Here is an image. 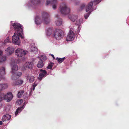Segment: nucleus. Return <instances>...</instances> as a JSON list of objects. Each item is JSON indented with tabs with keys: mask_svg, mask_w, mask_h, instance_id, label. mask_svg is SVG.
I'll return each instance as SVG.
<instances>
[{
	"mask_svg": "<svg viewBox=\"0 0 129 129\" xmlns=\"http://www.w3.org/2000/svg\"><path fill=\"white\" fill-rule=\"evenodd\" d=\"M12 21H11V28H13L15 32V33H18L20 36L21 38H24V35L23 30V27L20 24L14 22L12 23Z\"/></svg>",
	"mask_w": 129,
	"mask_h": 129,
	"instance_id": "obj_1",
	"label": "nucleus"
},
{
	"mask_svg": "<svg viewBox=\"0 0 129 129\" xmlns=\"http://www.w3.org/2000/svg\"><path fill=\"white\" fill-rule=\"evenodd\" d=\"M41 2V0H29L24 4L23 6L28 9H35Z\"/></svg>",
	"mask_w": 129,
	"mask_h": 129,
	"instance_id": "obj_2",
	"label": "nucleus"
},
{
	"mask_svg": "<svg viewBox=\"0 0 129 129\" xmlns=\"http://www.w3.org/2000/svg\"><path fill=\"white\" fill-rule=\"evenodd\" d=\"M64 33L62 30L56 29L54 31L53 37L57 40H60L64 36Z\"/></svg>",
	"mask_w": 129,
	"mask_h": 129,
	"instance_id": "obj_3",
	"label": "nucleus"
},
{
	"mask_svg": "<svg viewBox=\"0 0 129 129\" xmlns=\"http://www.w3.org/2000/svg\"><path fill=\"white\" fill-rule=\"evenodd\" d=\"M59 9L61 13L64 15L69 14L70 11V9L67 4L64 3H63L60 4Z\"/></svg>",
	"mask_w": 129,
	"mask_h": 129,
	"instance_id": "obj_4",
	"label": "nucleus"
},
{
	"mask_svg": "<svg viewBox=\"0 0 129 129\" xmlns=\"http://www.w3.org/2000/svg\"><path fill=\"white\" fill-rule=\"evenodd\" d=\"M41 17L42 20L45 23L47 24L50 22V20L49 15L47 13L44 11L42 12L41 13Z\"/></svg>",
	"mask_w": 129,
	"mask_h": 129,
	"instance_id": "obj_5",
	"label": "nucleus"
},
{
	"mask_svg": "<svg viewBox=\"0 0 129 129\" xmlns=\"http://www.w3.org/2000/svg\"><path fill=\"white\" fill-rule=\"evenodd\" d=\"M20 37L18 33H14V35L12 37V42L15 44L19 45L20 44V41L19 37Z\"/></svg>",
	"mask_w": 129,
	"mask_h": 129,
	"instance_id": "obj_6",
	"label": "nucleus"
},
{
	"mask_svg": "<svg viewBox=\"0 0 129 129\" xmlns=\"http://www.w3.org/2000/svg\"><path fill=\"white\" fill-rule=\"evenodd\" d=\"M73 30V29L70 28L66 38L67 41H72L74 40L75 35L73 31H72Z\"/></svg>",
	"mask_w": 129,
	"mask_h": 129,
	"instance_id": "obj_7",
	"label": "nucleus"
},
{
	"mask_svg": "<svg viewBox=\"0 0 129 129\" xmlns=\"http://www.w3.org/2000/svg\"><path fill=\"white\" fill-rule=\"evenodd\" d=\"M93 7V1H91L85 7L86 11L88 12V11H92L96 9V7Z\"/></svg>",
	"mask_w": 129,
	"mask_h": 129,
	"instance_id": "obj_8",
	"label": "nucleus"
},
{
	"mask_svg": "<svg viewBox=\"0 0 129 129\" xmlns=\"http://www.w3.org/2000/svg\"><path fill=\"white\" fill-rule=\"evenodd\" d=\"M16 54L18 56L22 57L26 54V51L22 49L18 48L15 51Z\"/></svg>",
	"mask_w": 129,
	"mask_h": 129,
	"instance_id": "obj_9",
	"label": "nucleus"
},
{
	"mask_svg": "<svg viewBox=\"0 0 129 129\" xmlns=\"http://www.w3.org/2000/svg\"><path fill=\"white\" fill-rule=\"evenodd\" d=\"M40 73L38 79L40 81L42 80L43 78L47 76V72L45 70H43L42 69L40 70Z\"/></svg>",
	"mask_w": 129,
	"mask_h": 129,
	"instance_id": "obj_10",
	"label": "nucleus"
},
{
	"mask_svg": "<svg viewBox=\"0 0 129 129\" xmlns=\"http://www.w3.org/2000/svg\"><path fill=\"white\" fill-rule=\"evenodd\" d=\"M4 96V99L6 100L7 102H10L12 99L13 97L12 94L11 92L7 93Z\"/></svg>",
	"mask_w": 129,
	"mask_h": 129,
	"instance_id": "obj_11",
	"label": "nucleus"
},
{
	"mask_svg": "<svg viewBox=\"0 0 129 129\" xmlns=\"http://www.w3.org/2000/svg\"><path fill=\"white\" fill-rule=\"evenodd\" d=\"M25 102H24V104L22 106L20 107H19L17 109L15 113V116H16L18 114H19V113H20L23 110L25 106Z\"/></svg>",
	"mask_w": 129,
	"mask_h": 129,
	"instance_id": "obj_12",
	"label": "nucleus"
},
{
	"mask_svg": "<svg viewBox=\"0 0 129 129\" xmlns=\"http://www.w3.org/2000/svg\"><path fill=\"white\" fill-rule=\"evenodd\" d=\"M83 19L82 18H80L79 20L76 21V25H78L77 28V33H79L80 29L81 28V26L80 25L81 24L83 21Z\"/></svg>",
	"mask_w": 129,
	"mask_h": 129,
	"instance_id": "obj_13",
	"label": "nucleus"
},
{
	"mask_svg": "<svg viewBox=\"0 0 129 129\" xmlns=\"http://www.w3.org/2000/svg\"><path fill=\"white\" fill-rule=\"evenodd\" d=\"M5 51L7 52V54L8 55H11L14 51V48L12 47H8L5 50Z\"/></svg>",
	"mask_w": 129,
	"mask_h": 129,
	"instance_id": "obj_14",
	"label": "nucleus"
},
{
	"mask_svg": "<svg viewBox=\"0 0 129 129\" xmlns=\"http://www.w3.org/2000/svg\"><path fill=\"white\" fill-rule=\"evenodd\" d=\"M55 16L57 18V20L55 21V23L56 25L57 26H60L61 25L62 23V19L59 18L58 15H56Z\"/></svg>",
	"mask_w": 129,
	"mask_h": 129,
	"instance_id": "obj_15",
	"label": "nucleus"
},
{
	"mask_svg": "<svg viewBox=\"0 0 129 129\" xmlns=\"http://www.w3.org/2000/svg\"><path fill=\"white\" fill-rule=\"evenodd\" d=\"M11 116L8 114H7L3 115L2 118V121L4 122L6 121H9L10 120Z\"/></svg>",
	"mask_w": 129,
	"mask_h": 129,
	"instance_id": "obj_16",
	"label": "nucleus"
},
{
	"mask_svg": "<svg viewBox=\"0 0 129 129\" xmlns=\"http://www.w3.org/2000/svg\"><path fill=\"white\" fill-rule=\"evenodd\" d=\"M38 51L37 48L35 46V44L34 43H32L31 44L30 47V51L31 52H34L36 53Z\"/></svg>",
	"mask_w": 129,
	"mask_h": 129,
	"instance_id": "obj_17",
	"label": "nucleus"
},
{
	"mask_svg": "<svg viewBox=\"0 0 129 129\" xmlns=\"http://www.w3.org/2000/svg\"><path fill=\"white\" fill-rule=\"evenodd\" d=\"M68 17L72 21L75 22L78 18V16L77 15L72 14L68 15Z\"/></svg>",
	"mask_w": 129,
	"mask_h": 129,
	"instance_id": "obj_18",
	"label": "nucleus"
},
{
	"mask_svg": "<svg viewBox=\"0 0 129 129\" xmlns=\"http://www.w3.org/2000/svg\"><path fill=\"white\" fill-rule=\"evenodd\" d=\"M42 21V20L40 17L37 15L36 16L35 18V22L36 24L38 25L40 24Z\"/></svg>",
	"mask_w": 129,
	"mask_h": 129,
	"instance_id": "obj_19",
	"label": "nucleus"
},
{
	"mask_svg": "<svg viewBox=\"0 0 129 129\" xmlns=\"http://www.w3.org/2000/svg\"><path fill=\"white\" fill-rule=\"evenodd\" d=\"M5 74V68L2 67L0 69V78L4 79L3 76Z\"/></svg>",
	"mask_w": 129,
	"mask_h": 129,
	"instance_id": "obj_20",
	"label": "nucleus"
},
{
	"mask_svg": "<svg viewBox=\"0 0 129 129\" xmlns=\"http://www.w3.org/2000/svg\"><path fill=\"white\" fill-rule=\"evenodd\" d=\"M18 70V66L17 65L14 64L12 67L11 73L12 74H14Z\"/></svg>",
	"mask_w": 129,
	"mask_h": 129,
	"instance_id": "obj_21",
	"label": "nucleus"
},
{
	"mask_svg": "<svg viewBox=\"0 0 129 129\" xmlns=\"http://www.w3.org/2000/svg\"><path fill=\"white\" fill-rule=\"evenodd\" d=\"M26 67L30 69H32L34 66V64L32 62H27L26 63Z\"/></svg>",
	"mask_w": 129,
	"mask_h": 129,
	"instance_id": "obj_22",
	"label": "nucleus"
},
{
	"mask_svg": "<svg viewBox=\"0 0 129 129\" xmlns=\"http://www.w3.org/2000/svg\"><path fill=\"white\" fill-rule=\"evenodd\" d=\"M8 87L7 84H0V91L6 89Z\"/></svg>",
	"mask_w": 129,
	"mask_h": 129,
	"instance_id": "obj_23",
	"label": "nucleus"
},
{
	"mask_svg": "<svg viewBox=\"0 0 129 129\" xmlns=\"http://www.w3.org/2000/svg\"><path fill=\"white\" fill-rule=\"evenodd\" d=\"M23 81L22 80L19 79L13 83V85L15 86L17 85H21L23 83Z\"/></svg>",
	"mask_w": 129,
	"mask_h": 129,
	"instance_id": "obj_24",
	"label": "nucleus"
},
{
	"mask_svg": "<svg viewBox=\"0 0 129 129\" xmlns=\"http://www.w3.org/2000/svg\"><path fill=\"white\" fill-rule=\"evenodd\" d=\"M26 79H29V82L30 83L33 82L34 80V76H29L28 75L26 76Z\"/></svg>",
	"mask_w": 129,
	"mask_h": 129,
	"instance_id": "obj_25",
	"label": "nucleus"
},
{
	"mask_svg": "<svg viewBox=\"0 0 129 129\" xmlns=\"http://www.w3.org/2000/svg\"><path fill=\"white\" fill-rule=\"evenodd\" d=\"M44 65V64L43 61L40 60V61H38L37 66L38 68H42Z\"/></svg>",
	"mask_w": 129,
	"mask_h": 129,
	"instance_id": "obj_26",
	"label": "nucleus"
},
{
	"mask_svg": "<svg viewBox=\"0 0 129 129\" xmlns=\"http://www.w3.org/2000/svg\"><path fill=\"white\" fill-rule=\"evenodd\" d=\"M53 31V28H48L46 31V34L48 36H49L52 33Z\"/></svg>",
	"mask_w": 129,
	"mask_h": 129,
	"instance_id": "obj_27",
	"label": "nucleus"
},
{
	"mask_svg": "<svg viewBox=\"0 0 129 129\" xmlns=\"http://www.w3.org/2000/svg\"><path fill=\"white\" fill-rule=\"evenodd\" d=\"M52 4L53 5V8L55 10V9L57 7V0H52Z\"/></svg>",
	"mask_w": 129,
	"mask_h": 129,
	"instance_id": "obj_28",
	"label": "nucleus"
},
{
	"mask_svg": "<svg viewBox=\"0 0 129 129\" xmlns=\"http://www.w3.org/2000/svg\"><path fill=\"white\" fill-rule=\"evenodd\" d=\"M24 92V91L23 90H21L18 91L17 95V97L19 98H20Z\"/></svg>",
	"mask_w": 129,
	"mask_h": 129,
	"instance_id": "obj_29",
	"label": "nucleus"
},
{
	"mask_svg": "<svg viewBox=\"0 0 129 129\" xmlns=\"http://www.w3.org/2000/svg\"><path fill=\"white\" fill-rule=\"evenodd\" d=\"M6 56H3L0 57V63L4 62L6 60Z\"/></svg>",
	"mask_w": 129,
	"mask_h": 129,
	"instance_id": "obj_30",
	"label": "nucleus"
},
{
	"mask_svg": "<svg viewBox=\"0 0 129 129\" xmlns=\"http://www.w3.org/2000/svg\"><path fill=\"white\" fill-rule=\"evenodd\" d=\"M65 59V57H64L62 58L58 57H57L56 58V59L58 61V62H59L60 63H62Z\"/></svg>",
	"mask_w": 129,
	"mask_h": 129,
	"instance_id": "obj_31",
	"label": "nucleus"
},
{
	"mask_svg": "<svg viewBox=\"0 0 129 129\" xmlns=\"http://www.w3.org/2000/svg\"><path fill=\"white\" fill-rule=\"evenodd\" d=\"M102 0H94L93 2V7L94 6H95L97 4H98Z\"/></svg>",
	"mask_w": 129,
	"mask_h": 129,
	"instance_id": "obj_32",
	"label": "nucleus"
},
{
	"mask_svg": "<svg viewBox=\"0 0 129 129\" xmlns=\"http://www.w3.org/2000/svg\"><path fill=\"white\" fill-rule=\"evenodd\" d=\"M47 59V58L46 56L45 55H42L41 56V57L40 58V60L42 61H45Z\"/></svg>",
	"mask_w": 129,
	"mask_h": 129,
	"instance_id": "obj_33",
	"label": "nucleus"
},
{
	"mask_svg": "<svg viewBox=\"0 0 129 129\" xmlns=\"http://www.w3.org/2000/svg\"><path fill=\"white\" fill-rule=\"evenodd\" d=\"M92 11H90L87 13L84 14V17L85 19H87L90 15Z\"/></svg>",
	"mask_w": 129,
	"mask_h": 129,
	"instance_id": "obj_34",
	"label": "nucleus"
},
{
	"mask_svg": "<svg viewBox=\"0 0 129 129\" xmlns=\"http://www.w3.org/2000/svg\"><path fill=\"white\" fill-rule=\"evenodd\" d=\"M23 102V100L21 99H19L16 101V103L19 105H21Z\"/></svg>",
	"mask_w": 129,
	"mask_h": 129,
	"instance_id": "obj_35",
	"label": "nucleus"
},
{
	"mask_svg": "<svg viewBox=\"0 0 129 129\" xmlns=\"http://www.w3.org/2000/svg\"><path fill=\"white\" fill-rule=\"evenodd\" d=\"M4 95L3 93L0 92V102L2 101L4 99Z\"/></svg>",
	"mask_w": 129,
	"mask_h": 129,
	"instance_id": "obj_36",
	"label": "nucleus"
},
{
	"mask_svg": "<svg viewBox=\"0 0 129 129\" xmlns=\"http://www.w3.org/2000/svg\"><path fill=\"white\" fill-rule=\"evenodd\" d=\"M85 4L84 3H82L80 6L79 10H81L85 8Z\"/></svg>",
	"mask_w": 129,
	"mask_h": 129,
	"instance_id": "obj_37",
	"label": "nucleus"
},
{
	"mask_svg": "<svg viewBox=\"0 0 129 129\" xmlns=\"http://www.w3.org/2000/svg\"><path fill=\"white\" fill-rule=\"evenodd\" d=\"M54 63L51 62L48 65V66L47 67V68L50 69H52V67L53 66Z\"/></svg>",
	"mask_w": 129,
	"mask_h": 129,
	"instance_id": "obj_38",
	"label": "nucleus"
},
{
	"mask_svg": "<svg viewBox=\"0 0 129 129\" xmlns=\"http://www.w3.org/2000/svg\"><path fill=\"white\" fill-rule=\"evenodd\" d=\"M14 74L15 73L12 74L13 75L11 77V79L13 80H16L18 77H17L16 76V75H15Z\"/></svg>",
	"mask_w": 129,
	"mask_h": 129,
	"instance_id": "obj_39",
	"label": "nucleus"
},
{
	"mask_svg": "<svg viewBox=\"0 0 129 129\" xmlns=\"http://www.w3.org/2000/svg\"><path fill=\"white\" fill-rule=\"evenodd\" d=\"M22 73L21 72H17L16 73H15V75H16V76L17 77L18 76V78L20 77L22 75Z\"/></svg>",
	"mask_w": 129,
	"mask_h": 129,
	"instance_id": "obj_40",
	"label": "nucleus"
},
{
	"mask_svg": "<svg viewBox=\"0 0 129 129\" xmlns=\"http://www.w3.org/2000/svg\"><path fill=\"white\" fill-rule=\"evenodd\" d=\"M5 43H6L8 42H11V41H10L9 38L8 37H7L4 41Z\"/></svg>",
	"mask_w": 129,
	"mask_h": 129,
	"instance_id": "obj_41",
	"label": "nucleus"
},
{
	"mask_svg": "<svg viewBox=\"0 0 129 129\" xmlns=\"http://www.w3.org/2000/svg\"><path fill=\"white\" fill-rule=\"evenodd\" d=\"M52 0H47L46 1V5H48L49 4H52Z\"/></svg>",
	"mask_w": 129,
	"mask_h": 129,
	"instance_id": "obj_42",
	"label": "nucleus"
},
{
	"mask_svg": "<svg viewBox=\"0 0 129 129\" xmlns=\"http://www.w3.org/2000/svg\"><path fill=\"white\" fill-rule=\"evenodd\" d=\"M37 83H36L35 82L34 84L32 85V86H34L35 87L37 85Z\"/></svg>",
	"mask_w": 129,
	"mask_h": 129,
	"instance_id": "obj_43",
	"label": "nucleus"
},
{
	"mask_svg": "<svg viewBox=\"0 0 129 129\" xmlns=\"http://www.w3.org/2000/svg\"><path fill=\"white\" fill-rule=\"evenodd\" d=\"M3 51L2 50H0V56L2 55Z\"/></svg>",
	"mask_w": 129,
	"mask_h": 129,
	"instance_id": "obj_44",
	"label": "nucleus"
},
{
	"mask_svg": "<svg viewBox=\"0 0 129 129\" xmlns=\"http://www.w3.org/2000/svg\"><path fill=\"white\" fill-rule=\"evenodd\" d=\"M35 87L32 86V90L33 91H34Z\"/></svg>",
	"mask_w": 129,
	"mask_h": 129,
	"instance_id": "obj_45",
	"label": "nucleus"
},
{
	"mask_svg": "<svg viewBox=\"0 0 129 129\" xmlns=\"http://www.w3.org/2000/svg\"><path fill=\"white\" fill-rule=\"evenodd\" d=\"M50 55H51V56L53 58V59H55V57L53 54H51Z\"/></svg>",
	"mask_w": 129,
	"mask_h": 129,
	"instance_id": "obj_46",
	"label": "nucleus"
},
{
	"mask_svg": "<svg viewBox=\"0 0 129 129\" xmlns=\"http://www.w3.org/2000/svg\"><path fill=\"white\" fill-rule=\"evenodd\" d=\"M3 123L2 121H0V125H2Z\"/></svg>",
	"mask_w": 129,
	"mask_h": 129,
	"instance_id": "obj_47",
	"label": "nucleus"
},
{
	"mask_svg": "<svg viewBox=\"0 0 129 129\" xmlns=\"http://www.w3.org/2000/svg\"><path fill=\"white\" fill-rule=\"evenodd\" d=\"M73 53H74V54H73V55H75V54H75V52H74V51H73Z\"/></svg>",
	"mask_w": 129,
	"mask_h": 129,
	"instance_id": "obj_48",
	"label": "nucleus"
},
{
	"mask_svg": "<svg viewBox=\"0 0 129 129\" xmlns=\"http://www.w3.org/2000/svg\"><path fill=\"white\" fill-rule=\"evenodd\" d=\"M27 99V97H26V99H25H25H24V101H25V99Z\"/></svg>",
	"mask_w": 129,
	"mask_h": 129,
	"instance_id": "obj_49",
	"label": "nucleus"
},
{
	"mask_svg": "<svg viewBox=\"0 0 129 129\" xmlns=\"http://www.w3.org/2000/svg\"><path fill=\"white\" fill-rule=\"evenodd\" d=\"M75 4H78V3H75Z\"/></svg>",
	"mask_w": 129,
	"mask_h": 129,
	"instance_id": "obj_50",
	"label": "nucleus"
},
{
	"mask_svg": "<svg viewBox=\"0 0 129 129\" xmlns=\"http://www.w3.org/2000/svg\"><path fill=\"white\" fill-rule=\"evenodd\" d=\"M38 58H40L39 57H38Z\"/></svg>",
	"mask_w": 129,
	"mask_h": 129,
	"instance_id": "obj_51",
	"label": "nucleus"
},
{
	"mask_svg": "<svg viewBox=\"0 0 129 129\" xmlns=\"http://www.w3.org/2000/svg\"><path fill=\"white\" fill-rule=\"evenodd\" d=\"M1 80H0V81H1Z\"/></svg>",
	"mask_w": 129,
	"mask_h": 129,
	"instance_id": "obj_52",
	"label": "nucleus"
}]
</instances>
